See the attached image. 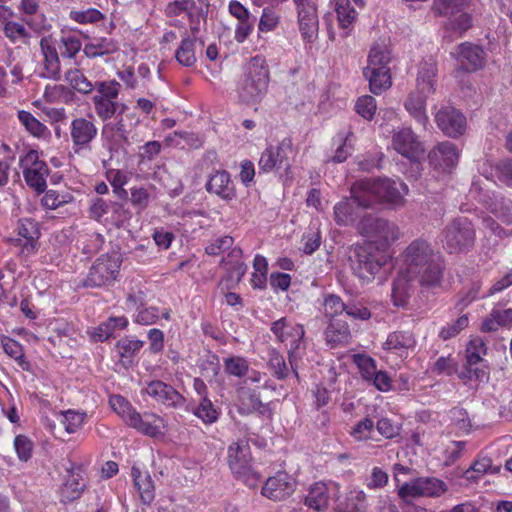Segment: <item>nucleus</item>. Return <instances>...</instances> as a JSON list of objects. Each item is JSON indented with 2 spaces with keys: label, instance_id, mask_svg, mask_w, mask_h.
<instances>
[{
  "label": "nucleus",
  "instance_id": "f257e3e1",
  "mask_svg": "<svg viewBox=\"0 0 512 512\" xmlns=\"http://www.w3.org/2000/svg\"><path fill=\"white\" fill-rule=\"evenodd\" d=\"M408 192L409 188L403 181L389 178L361 179L351 187L352 199L363 208L383 204L388 208L397 209L405 204V195Z\"/></svg>",
  "mask_w": 512,
  "mask_h": 512
},
{
  "label": "nucleus",
  "instance_id": "f03ea898",
  "mask_svg": "<svg viewBox=\"0 0 512 512\" xmlns=\"http://www.w3.org/2000/svg\"><path fill=\"white\" fill-rule=\"evenodd\" d=\"M269 82L270 70L265 57L256 55L250 58L238 83L239 99L247 104L259 103L267 94Z\"/></svg>",
  "mask_w": 512,
  "mask_h": 512
},
{
  "label": "nucleus",
  "instance_id": "7ed1b4c3",
  "mask_svg": "<svg viewBox=\"0 0 512 512\" xmlns=\"http://www.w3.org/2000/svg\"><path fill=\"white\" fill-rule=\"evenodd\" d=\"M391 260V254L379 249L375 243H363L351 249L349 265L354 276L364 283H370Z\"/></svg>",
  "mask_w": 512,
  "mask_h": 512
},
{
  "label": "nucleus",
  "instance_id": "20e7f679",
  "mask_svg": "<svg viewBox=\"0 0 512 512\" xmlns=\"http://www.w3.org/2000/svg\"><path fill=\"white\" fill-rule=\"evenodd\" d=\"M390 61L391 52L386 45L375 44L371 47L363 75L369 81L370 91L375 95L382 94L392 85Z\"/></svg>",
  "mask_w": 512,
  "mask_h": 512
},
{
  "label": "nucleus",
  "instance_id": "39448f33",
  "mask_svg": "<svg viewBox=\"0 0 512 512\" xmlns=\"http://www.w3.org/2000/svg\"><path fill=\"white\" fill-rule=\"evenodd\" d=\"M488 347L480 336L471 337L465 348V363L458 377L464 384L486 382L489 380V367L484 357Z\"/></svg>",
  "mask_w": 512,
  "mask_h": 512
},
{
  "label": "nucleus",
  "instance_id": "423d86ee",
  "mask_svg": "<svg viewBox=\"0 0 512 512\" xmlns=\"http://www.w3.org/2000/svg\"><path fill=\"white\" fill-rule=\"evenodd\" d=\"M271 332L278 342L289 346L288 361L293 374L299 379L297 364L301 359V350H305V329L302 324L287 317H282L271 324Z\"/></svg>",
  "mask_w": 512,
  "mask_h": 512
},
{
  "label": "nucleus",
  "instance_id": "0eeeda50",
  "mask_svg": "<svg viewBox=\"0 0 512 512\" xmlns=\"http://www.w3.org/2000/svg\"><path fill=\"white\" fill-rule=\"evenodd\" d=\"M476 241V230L467 217L452 219L443 230V247L448 254L470 251Z\"/></svg>",
  "mask_w": 512,
  "mask_h": 512
},
{
  "label": "nucleus",
  "instance_id": "6e6552de",
  "mask_svg": "<svg viewBox=\"0 0 512 512\" xmlns=\"http://www.w3.org/2000/svg\"><path fill=\"white\" fill-rule=\"evenodd\" d=\"M122 257L105 253L96 258L82 281L84 288H102L113 285L120 276Z\"/></svg>",
  "mask_w": 512,
  "mask_h": 512
},
{
  "label": "nucleus",
  "instance_id": "1a4fd4ad",
  "mask_svg": "<svg viewBox=\"0 0 512 512\" xmlns=\"http://www.w3.org/2000/svg\"><path fill=\"white\" fill-rule=\"evenodd\" d=\"M227 462L232 473L253 488L259 482V476L252 469V454L247 439L232 442L227 449Z\"/></svg>",
  "mask_w": 512,
  "mask_h": 512
},
{
  "label": "nucleus",
  "instance_id": "9d476101",
  "mask_svg": "<svg viewBox=\"0 0 512 512\" xmlns=\"http://www.w3.org/2000/svg\"><path fill=\"white\" fill-rule=\"evenodd\" d=\"M360 233L369 240L365 243H375L379 249L388 251L389 247L399 239V227L386 219L365 216L359 224Z\"/></svg>",
  "mask_w": 512,
  "mask_h": 512
},
{
  "label": "nucleus",
  "instance_id": "9b49d317",
  "mask_svg": "<svg viewBox=\"0 0 512 512\" xmlns=\"http://www.w3.org/2000/svg\"><path fill=\"white\" fill-rule=\"evenodd\" d=\"M19 167L24 181L30 189L38 194L46 190L50 170L46 162L40 159L36 150L31 149L20 156Z\"/></svg>",
  "mask_w": 512,
  "mask_h": 512
},
{
  "label": "nucleus",
  "instance_id": "f8f14e48",
  "mask_svg": "<svg viewBox=\"0 0 512 512\" xmlns=\"http://www.w3.org/2000/svg\"><path fill=\"white\" fill-rule=\"evenodd\" d=\"M120 84L116 80L96 82V94L93 103L97 116L103 121L122 112L123 104L118 101Z\"/></svg>",
  "mask_w": 512,
  "mask_h": 512
},
{
  "label": "nucleus",
  "instance_id": "ddd939ff",
  "mask_svg": "<svg viewBox=\"0 0 512 512\" xmlns=\"http://www.w3.org/2000/svg\"><path fill=\"white\" fill-rule=\"evenodd\" d=\"M447 491L448 485L443 480L434 476H422L405 482L398 489V496L403 500L420 497L439 498Z\"/></svg>",
  "mask_w": 512,
  "mask_h": 512
},
{
  "label": "nucleus",
  "instance_id": "4468645a",
  "mask_svg": "<svg viewBox=\"0 0 512 512\" xmlns=\"http://www.w3.org/2000/svg\"><path fill=\"white\" fill-rule=\"evenodd\" d=\"M294 153L293 143L290 138H284L278 145L268 146L260 156L258 167L260 172L269 173L274 169L284 167L290 170L289 156Z\"/></svg>",
  "mask_w": 512,
  "mask_h": 512
},
{
  "label": "nucleus",
  "instance_id": "2eb2a0df",
  "mask_svg": "<svg viewBox=\"0 0 512 512\" xmlns=\"http://www.w3.org/2000/svg\"><path fill=\"white\" fill-rule=\"evenodd\" d=\"M441 254V251L436 249L428 240L417 238L406 247L402 257L408 273L411 274Z\"/></svg>",
  "mask_w": 512,
  "mask_h": 512
},
{
  "label": "nucleus",
  "instance_id": "dca6fc26",
  "mask_svg": "<svg viewBox=\"0 0 512 512\" xmlns=\"http://www.w3.org/2000/svg\"><path fill=\"white\" fill-rule=\"evenodd\" d=\"M446 271V260L441 254L411 274L417 278L422 289L434 292L444 287Z\"/></svg>",
  "mask_w": 512,
  "mask_h": 512
},
{
  "label": "nucleus",
  "instance_id": "f3484780",
  "mask_svg": "<svg viewBox=\"0 0 512 512\" xmlns=\"http://www.w3.org/2000/svg\"><path fill=\"white\" fill-rule=\"evenodd\" d=\"M416 346V339L412 332L397 330L387 335L382 349L386 359H393L396 364L406 360Z\"/></svg>",
  "mask_w": 512,
  "mask_h": 512
},
{
  "label": "nucleus",
  "instance_id": "a211bd4d",
  "mask_svg": "<svg viewBox=\"0 0 512 512\" xmlns=\"http://www.w3.org/2000/svg\"><path fill=\"white\" fill-rule=\"evenodd\" d=\"M459 150L451 142L438 143L428 154L429 165L439 173H450L459 160Z\"/></svg>",
  "mask_w": 512,
  "mask_h": 512
},
{
  "label": "nucleus",
  "instance_id": "6ab92c4d",
  "mask_svg": "<svg viewBox=\"0 0 512 512\" xmlns=\"http://www.w3.org/2000/svg\"><path fill=\"white\" fill-rule=\"evenodd\" d=\"M297 23L304 43H314L318 38L319 17L316 3L295 6Z\"/></svg>",
  "mask_w": 512,
  "mask_h": 512
},
{
  "label": "nucleus",
  "instance_id": "aec40b11",
  "mask_svg": "<svg viewBox=\"0 0 512 512\" xmlns=\"http://www.w3.org/2000/svg\"><path fill=\"white\" fill-rule=\"evenodd\" d=\"M17 237L13 239L15 245L21 247L22 253L31 255L37 250L40 231L38 222L31 218H22L16 227Z\"/></svg>",
  "mask_w": 512,
  "mask_h": 512
},
{
  "label": "nucleus",
  "instance_id": "412c9836",
  "mask_svg": "<svg viewBox=\"0 0 512 512\" xmlns=\"http://www.w3.org/2000/svg\"><path fill=\"white\" fill-rule=\"evenodd\" d=\"M85 469L82 465L73 466L68 470V478L59 489L61 503L67 504L79 499L86 489Z\"/></svg>",
  "mask_w": 512,
  "mask_h": 512
},
{
  "label": "nucleus",
  "instance_id": "4be33fe9",
  "mask_svg": "<svg viewBox=\"0 0 512 512\" xmlns=\"http://www.w3.org/2000/svg\"><path fill=\"white\" fill-rule=\"evenodd\" d=\"M144 391L157 403L167 407L177 408L185 403V398L181 393L161 380L150 381Z\"/></svg>",
  "mask_w": 512,
  "mask_h": 512
},
{
  "label": "nucleus",
  "instance_id": "5701e85b",
  "mask_svg": "<svg viewBox=\"0 0 512 512\" xmlns=\"http://www.w3.org/2000/svg\"><path fill=\"white\" fill-rule=\"evenodd\" d=\"M393 147L399 154L414 162L419 161L424 154L423 144L413 130H398L393 136Z\"/></svg>",
  "mask_w": 512,
  "mask_h": 512
},
{
  "label": "nucleus",
  "instance_id": "b1692460",
  "mask_svg": "<svg viewBox=\"0 0 512 512\" xmlns=\"http://www.w3.org/2000/svg\"><path fill=\"white\" fill-rule=\"evenodd\" d=\"M294 489V481L288 473L281 471L266 480L262 487V495L274 501H281L289 497Z\"/></svg>",
  "mask_w": 512,
  "mask_h": 512
},
{
  "label": "nucleus",
  "instance_id": "393cba45",
  "mask_svg": "<svg viewBox=\"0 0 512 512\" xmlns=\"http://www.w3.org/2000/svg\"><path fill=\"white\" fill-rule=\"evenodd\" d=\"M128 427L135 429L142 435L151 438H159L164 435L166 423L165 420L156 413L144 412L141 414L137 412Z\"/></svg>",
  "mask_w": 512,
  "mask_h": 512
},
{
  "label": "nucleus",
  "instance_id": "a878e982",
  "mask_svg": "<svg viewBox=\"0 0 512 512\" xmlns=\"http://www.w3.org/2000/svg\"><path fill=\"white\" fill-rule=\"evenodd\" d=\"M458 61L460 67L466 72H475L485 64L484 50L475 44L465 42L458 47Z\"/></svg>",
  "mask_w": 512,
  "mask_h": 512
},
{
  "label": "nucleus",
  "instance_id": "bb28decb",
  "mask_svg": "<svg viewBox=\"0 0 512 512\" xmlns=\"http://www.w3.org/2000/svg\"><path fill=\"white\" fill-rule=\"evenodd\" d=\"M205 188L208 193L215 194L225 201H230L236 196L230 174L225 170H216L211 174Z\"/></svg>",
  "mask_w": 512,
  "mask_h": 512
},
{
  "label": "nucleus",
  "instance_id": "cd10ccee",
  "mask_svg": "<svg viewBox=\"0 0 512 512\" xmlns=\"http://www.w3.org/2000/svg\"><path fill=\"white\" fill-rule=\"evenodd\" d=\"M354 3L360 7L365 4L364 0H353ZM335 12L337 15L338 26L343 30V37L350 35L354 24L358 17V12L355 10L350 0H334Z\"/></svg>",
  "mask_w": 512,
  "mask_h": 512
},
{
  "label": "nucleus",
  "instance_id": "c85d7f7f",
  "mask_svg": "<svg viewBox=\"0 0 512 512\" xmlns=\"http://www.w3.org/2000/svg\"><path fill=\"white\" fill-rule=\"evenodd\" d=\"M40 49L43 56V65L45 75L50 78L60 77V60L56 47V41L51 36H46L40 40Z\"/></svg>",
  "mask_w": 512,
  "mask_h": 512
},
{
  "label": "nucleus",
  "instance_id": "c756f323",
  "mask_svg": "<svg viewBox=\"0 0 512 512\" xmlns=\"http://www.w3.org/2000/svg\"><path fill=\"white\" fill-rule=\"evenodd\" d=\"M131 476L134 486L138 490L141 502L145 505H150L155 499V486L150 474L133 466Z\"/></svg>",
  "mask_w": 512,
  "mask_h": 512
},
{
  "label": "nucleus",
  "instance_id": "7c9ffc66",
  "mask_svg": "<svg viewBox=\"0 0 512 512\" xmlns=\"http://www.w3.org/2000/svg\"><path fill=\"white\" fill-rule=\"evenodd\" d=\"M119 49L117 41L112 38L99 37L91 39L83 47L87 58H97L115 53Z\"/></svg>",
  "mask_w": 512,
  "mask_h": 512
},
{
  "label": "nucleus",
  "instance_id": "2f4dec72",
  "mask_svg": "<svg viewBox=\"0 0 512 512\" xmlns=\"http://www.w3.org/2000/svg\"><path fill=\"white\" fill-rule=\"evenodd\" d=\"M196 35H185L182 37L174 57L176 61L183 67H193L197 62L196 57Z\"/></svg>",
  "mask_w": 512,
  "mask_h": 512
},
{
  "label": "nucleus",
  "instance_id": "473e14b6",
  "mask_svg": "<svg viewBox=\"0 0 512 512\" xmlns=\"http://www.w3.org/2000/svg\"><path fill=\"white\" fill-rule=\"evenodd\" d=\"M430 95L420 93L418 90L411 92L405 101V108L409 114L417 121L419 125L424 127L428 123L426 114V99Z\"/></svg>",
  "mask_w": 512,
  "mask_h": 512
},
{
  "label": "nucleus",
  "instance_id": "72a5a7b5",
  "mask_svg": "<svg viewBox=\"0 0 512 512\" xmlns=\"http://www.w3.org/2000/svg\"><path fill=\"white\" fill-rule=\"evenodd\" d=\"M438 128H465L466 118L453 106H443L435 114Z\"/></svg>",
  "mask_w": 512,
  "mask_h": 512
},
{
  "label": "nucleus",
  "instance_id": "f704fd0d",
  "mask_svg": "<svg viewBox=\"0 0 512 512\" xmlns=\"http://www.w3.org/2000/svg\"><path fill=\"white\" fill-rule=\"evenodd\" d=\"M437 66L432 62H422L416 80V90L426 95L435 93Z\"/></svg>",
  "mask_w": 512,
  "mask_h": 512
},
{
  "label": "nucleus",
  "instance_id": "c9c22d12",
  "mask_svg": "<svg viewBox=\"0 0 512 512\" xmlns=\"http://www.w3.org/2000/svg\"><path fill=\"white\" fill-rule=\"evenodd\" d=\"M329 499L328 486L323 482H316L310 487L308 494L305 496L304 503L316 511H323L327 509Z\"/></svg>",
  "mask_w": 512,
  "mask_h": 512
},
{
  "label": "nucleus",
  "instance_id": "e433bc0d",
  "mask_svg": "<svg viewBox=\"0 0 512 512\" xmlns=\"http://www.w3.org/2000/svg\"><path fill=\"white\" fill-rule=\"evenodd\" d=\"M340 506L343 512H368V496L362 489L352 488L346 492Z\"/></svg>",
  "mask_w": 512,
  "mask_h": 512
},
{
  "label": "nucleus",
  "instance_id": "4c0bfd02",
  "mask_svg": "<svg viewBox=\"0 0 512 512\" xmlns=\"http://www.w3.org/2000/svg\"><path fill=\"white\" fill-rule=\"evenodd\" d=\"M144 345V341L138 339H131L128 337L120 339L115 346L117 355L120 358V362L125 366H131L134 357L141 350Z\"/></svg>",
  "mask_w": 512,
  "mask_h": 512
},
{
  "label": "nucleus",
  "instance_id": "58836bf2",
  "mask_svg": "<svg viewBox=\"0 0 512 512\" xmlns=\"http://www.w3.org/2000/svg\"><path fill=\"white\" fill-rule=\"evenodd\" d=\"M412 293L410 280L403 274H399L392 283L391 299L395 306L404 308Z\"/></svg>",
  "mask_w": 512,
  "mask_h": 512
},
{
  "label": "nucleus",
  "instance_id": "ea45409f",
  "mask_svg": "<svg viewBox=\"0 0 512 512\" xmlns=\"http://www.w3.org/2000/svg\"><path fill=\"white\" fill-rule=\"evenodd\" d=\"M186 7V16L190 23V32L195 35L199 32L200 19H204V8L208 6L207 0H181Z\"/></svg>",
  "mask_w": 512,
  "mask_h": 512
},
{
  "label": "nucleus",
  "instance_id": "a19ab883",
  "mask_svg": "<svg viewBox=\"0 0 512 512\" xmlns=\"http://www.w3.org/2000/svg\"><path fill=\"white\" fill-rule=\"evenodd\" d=\"M109 406L127 426L138 412L128 399L119 394H113L109 397Z\"/></svg>",
  "mask_w": 512,
  "mask_h": 512
},
{
  "label": "nucleus",
  "instance_id": "79ce46f5",
  "mask_svg": "<svg viewBox=\"0 0 512 512\" xmlns=\"http://www.w3.org/2000/svg\"><path fill=\"white\" fill-rule=\"evenodd\" d=\"M350 337V329L346 323H330L325 330V340L332 348L347 344Z\"/></svg>",
  "mask_w": 512,
  "mask_h": 512
},
{
  "label": "nucleus",
  "instance_id": "37998d69",
  "mask_svg": "<svg viewBox=\"0 0 512 512\" xmlns=\"http://www.w3.org/2000/svg\"><path fill=\"white\" fill-rule=\"evenodd\" d=\"M193 414L204 424L216 423L221 415L220 409L215 407L209 397L200 398L198 405L193 409Z\"/></svg>",
  "mask_w": 512,
  "mask_h": 512
},
{
  "label": "nucleus",
  "instance_id": "c03bdc74",
  "mask_svg": "<svg viewBox=\"0 0 512 512\" xmlns=\"http://www.w3.org/2000/svg\"><path fill=\"white\" fill-rule=\"evenodd\" d=\"M3 33L13 44H27L31 37L24 24L13 20L3 23Z\"/></svg>",
  "mask_w": 512,
  "mask_h": 512
},
{
  "label": "nucleus",
  "instance_id": "a18cd8bd",
  "mask_svg": "<svg viewBox=\"0 0 512 512\" xmlns=\"http://www.w3.org/2000/svg\"><path fill=\"white\" fill-rule=\"evenodd\" d=\"M65 80L75 91L82 94H89L96 89V85L94 86L84 73L77 68L68 70L65 74Z\"/></svg>",
  "mask_w": 512,
  "mask_h": 512
},
{
  "label": "nucleus",
  "instance_id": "49530a36",
  "mask_svg": "<svg viewBox=\"0 0 512 512\" xmlns=\"http://www.w3.org/2000/svg\"><path fill=\"white\" fill-rule=\"evenodd\" d=\"M68 17L80 25L97 24L105 18L100 10L93 7L86 9L73 8L70 10Z\"/></svg>",
  "mask_w": 512,
  "mask_h": 512
},
{
  "label": "nucleus",
  "instance_id": "de8ad7c7",
  "mask_svg": "<svg viewBox=\"0 0 512 512\" xmlns=\"http://www.w3.org/2000/svg\"><path fill=\"white\" fill-rule=\"evenodd\" d=\"M268 368L278 380H284L289 376L290 370L284 356L276 349L269 351Z\"/></svg>",
  "mask_w": 512,
  "mask_h": 512
},
{
  "label": "nucleus",
  "instance_id": "09e8293b",
  "mask_svg": "<svg viewBox=\"0 0 512 512\" xmlns=\"http://www.w3.org/2000/svg\"><path fill=\"white\" fill-rule=\"evenodd\" d=\"M14 161V151L7 144L0 143V187L8 184L10 168Z\"/></svg>",
  "mask_w": 512,
  "mask_h": 512
},
{
  "label": "nucleus",
  "instance_id": "8fccbe9b",
  "mask_svg": "<svg viewBox=\"0 0 512 512\" xmlns=\"http://www.w3.org/2000/svg\"><path fill=\"white\" fill-rule=\"evenodd\" d=\"M61 416L60 423L64 426L67 433L72 434L77 432L84 425L87 414L68 409L61 412Z\"/></svg>",
  "mask_w": 512,
  "mask_h": 512
},
{
  "label": "nucleus",
  "instance_id": "3c124183",
  "mask_svg": "<svg viewBox=\"0 0 512 512\" xmlns=\"http://www.w3.org/2000/svg\"><path fill=\"white\" fill-rule=\"evenodd\" d=\"M302 248L304 254L312 255L317 251L322 243V234L319 227L309 226L307 231L301 238Z\"/></svg>",
  "mask_w": 512,
  "mask_h": 512
},
{
  "label": "nucleus",
  "instance_id": "603ef678",
  "mask_svg": "<svg viewBox=\"0 0 512 512\" xmlns=\"http://www.w3.org/2000/svg\"><path fill=\"white\" fill-rule=\"evenodd\" d=\"M78 243L83 254L92 255L102 248L104 237L97 232L85 233L79 237Z\"/></svg>",
  "mask_w": 512,
  "mask_h": 512
},
{
  "label": "nucleus",
  "instance_id": "864d4df0",
  "mask_svg": "<svg viewBox=\"0 0 512 512\" xmlns=\"http://www.w3.org/2000/svg\"><path fill=\"white\" fill-rule=\"evenodd\" d=\"M458 363L452 355L440 356L430 367L431 373L438 376H453L457 373Z\"/></svg>",
  "mask_w": 512,
  "mask_h": 512
},
{
  "label": "nucleus",
  "instance_id": "5fc2aeb1",
  "mask_svg": "<svg viewBox=\"0 0 512 512\" xmlns=\"http://www.w3.org/2000/svg\"><path fill=\"white\" fill-rule=\"evenodd\" d=\"M374 428V421L367 416L354 425L350 435L357 442L368 441L372 439Z\"/></svg>",
  "mask_w": 512,
  "mask_h": 512
},
{
  "label": "nucleus",
  "instance_id": "6e6d98bb",
  "mask_svg": "<svg viewBox=\"0 0 512 512\" xmlns=\"http://www.w3.org/2000/svg\"><path fill=\"white\" fill-rule=\"evenodd\" d=\"M354 363L357 365L362 378L370 381L376 374L377 365L374 358L365 354L354 355Z\"/></svg>",
  "mask_w": 512,
  "mask_h": 512
},
{
  "label": "nucleus",
  "instance_id": "4d7b16f0",
  "mask_svg": "<svg viewBox=\"0 0 512 512\" xmlns=\"http://www.w3.org/2000/svg\"><path fill=\"white\" fill-rule=\"evenodd\" d=\"M334 219L341 226L352 223L355 220L353 205L348 200L338 202L334 206Z\"/></svg>",
  "mask_w": 512,
  "mask_h": 512
},
{
  "label": "nucleus",
  "instance_id": "13d9d810",
  "mask_svg": "<svg viewBox=\"0 0 512 512\" xmlns=\"http://www.w3.org/2000/svg\"><path fill=\"white\" fill-rule=\"evenodd\" d=\"M469 324L468 315L464 314L458 317L455 321L447 323L439 331V337L446 341L456 337L462 330Z\"/></svg>",
  "mask_w": 512,
  "mask_h": 512
},
{
  "label": "nucleus",
  "instance_id": "bf43d9fd",
  "mask_svg": "<svg viewBox=\"0 0 512 512\" xmlns=\"http://www.w3.org/2000/svg\"><path fill=\"white\" fill-rule=\"evenodd\" d=\"M82 48L80 39L72 34H63L60 39V52L64 58H74Z\"/></svg>",
  "mask_w": 512,
  "mask_h": 512
},
{
  "label": "nucleus",
  "instance_id": "052dcab7",
  "mask_svg": "<svg viewBox=\"0 0 512 512\" xmlns=\"http://www.w3.org/2000/svg\"><path fill=\"white\" fill-rule=\"evenodd\" d=\"M167 142L175 141L176 146L185 148V145L191 148H199L202 146V141L193 131L175 130L174 137H168Z\"/></svg>",
  "mask_w": 512,
  "mask_h": 512
},
{
  "label": "nucleus",
  "instance_id": "680f3d73",
  "mask_svg": "<svg viewBox=\"0 0 512 512\" xmlns=\"http://www.w3.org/2000/svg\"><path fill=\"white\" fill-rule=\"evenodd\" d=\"M451 421L456 430L463 434L471 432L473 425L469 418L468 412L459 407H455L450 411Z\"/></svg>",
  "mask_w": 512,
  "mask_h": 512
},
{
  "label": "nucleus",
  "instance_id": "e2e57ef3",
  "mask_svg": "<svg viewBox=\"0 0 512 512\" xmlns=\"http://www.w3.org/2000/svg\"><path fill=\"white\" fill-rule=\"evenodd\" d=\"M355 111L366 120H371L377 110L376 100L373 96L363 95L355 103Z\"/></svg>",
  "mask_w": 512,
  "mask_h": 512
},
{
  "label": "nucleus",
  "instance_id": "0e129e2a",
  "mask_svg": "<svg viewBox=\"0 0 512 512\" xmlns=\"http://www.w3.org/2000/svg\"><path fill=\"white\" fill-rule=\"evenodd\" d=\"M324 314L326 317L334 318L343 312H346V306L342 298L336 294H329L323 302Z\"/></svg>",
  "mask_w": 512,
  "mask_h": 512
},
{
  "label": "nucleus",
  "instance_id": "69168bd1",
  "mask_svg": "<svg viewBox=\"0 0 512 512\" xmlns=\"http://www.w3.org/2000/svg\"><path fill=\"white\" fill-rule=\"evenodd\" d=\"M248 362L245 358L233 356L224 359L225 372L231 376L243 377L248 372Z\"/></svg>",
  "mask_w": 512,
  "mask_h": 512
},
{
  "label": "nucleus",
  "instance_id": "338daca9",
  "mask_svg": "<svg viewBox=\"0 0 512 512\" xmlns=\"http://www.w3.org/2000/svg\"><path fill=\"white\" fill-rule=\"evenodd\" d=\"M160 317L159 308L156 306L146 307L145 305L137 310L134 322L143 326L155 324Z\"/></svg>",
  "mask_w": 512,
  "mask_h": 512
},
{
  "label": "nucleus",
  "instance_id": "774afa93",
  "mask_svg": "<svg viewBox=\"0 0 512 512\" xmlns=\"http://www.w3.org/2000/svg\"><path fill=\"white\" fill-rule=\"evenodd\" d=\"M280 23V16L271 7H265L259 20L258 28L261 32H271Z\"/></svg>",
  "mask_w": 512,
  "mask_h": 512
}]
</instances>
